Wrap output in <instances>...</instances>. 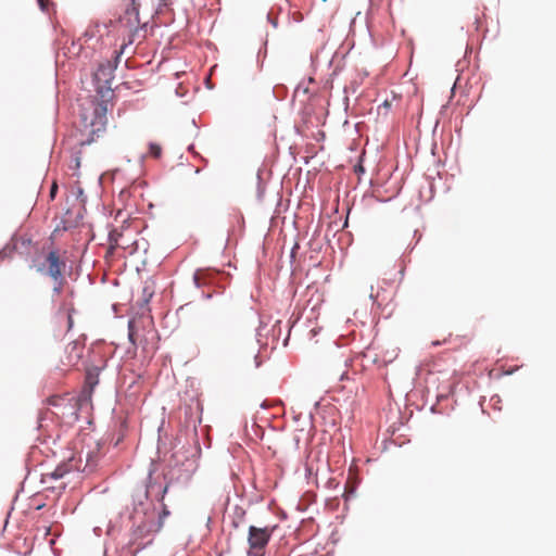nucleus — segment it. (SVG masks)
<instances>
[{
  "label": "nucleus",
  "instance_id": "f257e3e1",
  "mask_svg": "<svg viewBox=\"0 0 556 556\" xmlns=\"http://www.w3.org/2000/svg\"><path fill=\"white\" fill-rule=\"evenodd\" d=\"M121 23L129 29L128 40L121 46L118 52H115L114 60L101 63L94 73V78L103 84L104 86L111 87V81L114 78V71L128 45H132L135 41H141L146 38L148 23H140L139 20V4L135 0H131V5L125 12V15L121 18Z\"/></svg>",
  "mask_w": 556,
  "mask_h": 556
},
{
  "label": "nucleus",
  "instance_id": "f03ea898",
  "mask_svg": "<svg viewBox=\"0 0 556 556\" xmlns=\"http://www.w3.org/2000/svg\"><path fill=\"white\" fill-rule=\"evenodd\" d=\"M106 113L108 105L104 101L92 102L89 111H83L81 113V125L83 131L87 132L89 138L87 140H80L79 146L90 144L94 140V136H99L103 132L106 127Z\"/></svg>",
  "mask_w": 556,
  "mask_h": 556
},
{
  "label": "nucleus",
  "instance_id": "7ed1b4c3",
  "mask_svg": "<svg viewBox=\"0 0 556 556\" xmlns=\"http://www.w3.org/2000/svg\"><path fill=\"white\" fill-rule=\"evenodd\" d=\"M49 405L54 406L59 409L55 413L62 419H65L67 422H75L78 420V412L83 407H87V397L77 399L72 394L64 395H52L47 399Z\"/></svg>",
  "mask_w": 556,
  "mask_h": 556
},
{
  "label": "nucleus",
  "instance_id": "20e7f679",
  "mask_svg": "<svg viewBox=\"0 0 556 556\" xmlns=\"http://www.w3.org/2000/svg\"><path fill=\"white\" fill-rule=\"evenodd\" d=\"M274 528L250 526L248 533V556H264L266 546L273 535Z\"/></svg>",
  "mask_w": 556,
  "mask_h": 556
},
{
  "label": "nucleus",
  "instance_id": "39448f33",
  "mask_svg": "<svg viewBox=\"0 0 556 556\" xmlns=\"http://www.w3.org/2000/svg\"><path fill=\"white\" fill-rule=\"evenodd\" d=\"M65 266H66L65 261H63L60 257V254L58 251L53 250V251H50L47 253L43 263L37 265V271L46 273L54 281H58V280L64 281L63 270H64Z\"/></svg>",
  "mask_w": 556,
  "mask_h": 556
},
{
  "label": "nucleus",
  "instance_id": "423d86ee",
  "mask_svg": "<svg viewBox=\"0 0 556 556\" xmlns=\"http://www.w3.org/2000/svg\"><path fill=\"white\" fill-rule=\"evenodd\" d=\"M85 346L83 343L78 341H72L68 343L64 351V358H62V363L65 366H75L78 364L80 358L83 357Z\"/></svg>",
  "mask_w": 556,
  "mask_h": 556
},
{
  "label": "nucleus",
  "instance_id": "0eeeda50",
  "mask_svg": "<svg viewBox=\"0 0 556 556\" xmlns=\"http://www.w3.org/2000/svg\"><path fill=\"white\" fill-rule=\"evenodd\" d=\"M61 47L59 48L58 54H62L65 58H74L80 54L81 45L74 39L68 38L67 36H63L59 39Z\"/></svg>",
  "mask_w": 556,
  "mask_h": 556
},
{
  "label": "nucleus",
  "instance_id": "6e6552de",
  "mask_svg": "<svg viewBox=\"0 0 556 556\" xmlns=\"http://www.w3.org/2000/svg\"><path fill=\"white\" fill-rule=\"evenodd\" d=\"M81 218L80 210L68 208L61 216L60 223L56 225L55 230H68L77 227Z\"/></svg>",
  "mask_w": 556,
  "mask_h": 556
},
{
  "label": "nucleus",
  "instance_id": "1a4fd4ad",
  "mask_svg": "<svg viewBox=\"0 0 556 556\" xmlns=\"http://www.w3.org/2000/svg\"><path fill=\"white\" fill-rule=\"evenodd\" d=\"M73 470H80V460H76L74 457H71L66 463L60 464L52 472L51 477L53 479H61L66 473Z\"/></svg>",
  "mask_w": 556,
  "mask_h": 556
},
{
  "label": "nucleus",
  "instance_id": "9d476101",
  "mask_svg": "<svg viewBox=\"0 0 556 556\" xmlns=\"http://www.w3.org/2000/svg\"><path fill=\"white\" fill-rule=\"evenodd\" d=\"M98 375L93 374L91 371H88L85 379V386L83 389V392L79 396H76L77 399H84L87 397V406L90 403L91 393L93 391V388L98 384Z\"/></svg>",
  "mask_w": 556,
  "mask_h": 556
},
{
  "label": "nucleus",
  "instance_id": "9b49d317",
  "mask_svg": "<svg viewBox=\"0 0 556 556\" xmlns=\"http://www.w3.org/2000/svg\"><path fill=\"white\" fill-rule=\"evenodd\" d=\"M162 151H163V149H162L161 144H159L156 142H150L149 147H148L147 156H151V157L157 160L161 157ZM143 157H146V155Z\"/></svg>",
  "mask_w": 556,
  "mask_h": 556
},
{
  "label": "nucleus",
  "instance_id": "f8f14e48",
  "mask_svg": "<svg viewBox=\"0 0 556 556\" xmlns=\"http://www.w3.org/2000/svg\"><path fill=\"white\" fill-rule=\"evenodd\" d=\"M128 337H129V341L134 344V345H137V341H138V331L136 329V326H135V323L134 321H129L128 324Z\"/></svg>",
  "mask_w": 556,
  "mask_h": 556
},
{
  "label": "nucleus",
  "instance_id": "ddd939ff",
  "mask_svg": "<svg viewBox=\"0 0 556 556\" xmlns=\"http://www.w3.org/2000/svg\"><path fill=\"white\" fill-rule=\"evenodd\" d=\"M70 169H73V170H76L80 167V159L79 156L77 155V153L73 154L71 156V161H70V165H68Z\"/></svg>",
  "mask_w": 556,
  "mask_h": 556
},
{
  "label": "nucleus",
  "instance_id": "4468645a",
  "mask_svg": "<svg viewBox=\"0 0 556 556\" xmlns=\"http://www.w3.org/2000/svg\"><path fill=\"white\" fill-rule=\"evenodd\" d=\"M386 176H375V178L369 179V185L372 188L379 187L384 181Z\"/></svg>",
  "mask_w": 556,
  "mask_h": 556
},
{
  "label": "nucleus",
  "instance_id": "2eb2a0df",
  "mask_svg": "<svg viewBox=\"0 0 556 556\" xmlns=\"http://www.w3.org/2000/svg\"><path fill=\"white\" fill-rule=\"evenodd\" d=\"M204 275V270L202 269H199L194 273L193 275V280H194V283L197 285V287H201L202 286V277Z\"/></svg>",
  "mask_w": 556,
  "mask_h": 556
},
{
  "label": "nucleus",
  "instance_id": "dca6fc26",
  "mask_svg": "<svg viewBox=\"0 0 556 556\" xmlns=\"http://www.w3.org/2000/svg\"><path fill=\"white\" fill-rule=\"evenodd\" d=\"M58 192V182L55 180L52 181L51 188H50V198L53 200Z\"/></svg>",
  "mask_w": 556,
  "mask_h": 556
},
{
  "label": "nucleus",
  "instance_id": "f3484780",
  "mask_svg": "<svg viewBox=\"0 0 556 556\" xmlns=\"http://www.w3.org/2000/svg\"><path fill=\"white\" fill-rule=\"evenodd\" d=\"M56 282H58V285L53 288V292L54 293H60L62 291L63 281L58 280Z\"/></svg>",
  "mask_w": 556,
  "mask_h": 556
},
{
  "label": "nucleus",
  "instance_id": "a211bd4d",
  "mask_svg": "<svg viewBox=\"0 0 556 556\" xmlns=\"http://www.w3.org/2000/svg\"><path fill=\"white\" fill-rule=\"evenodd\" d=\"M363 172H364V167H363L362 163L359 162L358 164L355 165V174H359Z\"/></svg>",
  "mask_w": 556,
  "mask_h": 556
},
{
  "label": "nucleus",
  "instance_id": "6ab92c4d",
  "mask_svg": "<svg viewBox=\"0 0 556 556\" xmlns=\"http://www.w3.org/2000/svg\"><path fill=\"white\" fill-rule=\"evenodd\" d=\"M67 324H68V329H71L73 326V317H72L71 312L67 313Z\"/></svg>",
  "mask_w": 556,
  "mask_h": 556
},
{
  "label": "nucleus",
  "instance_id": "aec40b11",
  "mask_svg": "<svg viewBox=\"0 0 556 556\" xmlns=\"http://www.w3.org/2000/svg\"><path fill=\"white\" fill-rule=\"evenodd\" d=\"M253 352H255V350ZM253 358H254V366L260 367L261 362L257 361L258 357H257L256 353H253Z\"/></svg>",
  "mask_w": 556,
  "mask_h": 556
},
{
  "label": "nucleus",
  "instance_id": "412c9836",
  "mask_svg": "<svg viewBox=\"0 0 556 556\" xmlns=\"http://www.w3.org/2000/svg\"><path fill=\"white\" fill-rule=\"evenodd\" d=\"M38 3H39V5L41 7V9H46V8H47L48 0H38Z\"/></svg>",
  "mask_w": 556,
  "mask_h": 556
},
{
  "label": "nucleus",
  "instance_id": "4be33fe9",
  "mask_svg": "<svg viewBox=\"0 0 556 556\" xmlns=\"http://www.w3.org/2000/svg\"><path fill=\"white\" fill-rule=\"evenodd\" d=\"M168 515H169V511H168L167 507L164 505V507H163V516L165 517V516H168Z\"/></svg>",
  "mask_w": 556,
  "mask_h": 556
},
{
  "label": "nucleus",
  "instance_id": "5701e85b",
  "mask_svg": "<svg viewBox=\"0 0 556 556\" xmlns=\"http://www.w3.org/2000/svg\"><path fill=\"white\" fill-rule=\"evenodd\" d=\"M168 490V485H165L164 489H163V494H165ZM164 497V495H162V498Z\"/></svg>",
  "mask_w": 556,
  "mask_h": 556
},
{
  "label": "nucleus",
  "instance_id": "b1692460",
  "mask_svg": "<svg viewBox=\"0 0 556 556\" xmlns=\"http://www.w3.org/2000/svg\"><path fill=\"white\" fill-rule=\"evenodd\" d=\"M383 106L389 108L390 106V102L389 101H384L383 102Z\"/></svg>",
  "mask_w": 556,
  "mask_h": 556
},
{
  "label": "nucleus",
  "instance_id": "393cba45",
  "mask_svg": "<svg viewBox=\"0 0 556 556\" xmlns=\"http://www.w3.org/2000/svg\"><path fill=\"white\" fill-rule=\"evenodd\" d=\"M62 409H64V406L62 407ZM65 412H71V406H67V407L65 408Z\"/></svg>",
  "mask_w": 556,
  "mask_h": 556
}]
</instances>
